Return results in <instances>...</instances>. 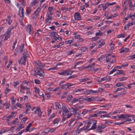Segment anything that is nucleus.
Masks as SVG:
<instances>
[{
  "mask_svg": "<svg viewBox=\"0 0 135 135\" xmlns=\"http://www.w3.org/2000/svg\"><path fill=\"white\" fill-rule=\"evenodd\" d=\"M128 3L129 5V10L132 11L135 9V2L132 0H129Z\"/></svg>",
  "mask_w": 135,
  "mask_h": 135,
  "instance_id": "nucleus-4",
  "label": "nucleus"
},
{
  "mask_svg": "<svg viewBox=\"0 0 135 135\" xmlns=\"http://www.w3.org/2000/svg\"><path fill=\"white\" fill-rule=\"evenodd\" d=\"M88 112V110L84 109L82 112L81 114H82L84 116L85 114Z\"/></svg>",
  "mask_w": 135,
  "mask_h": 135,
  "instance_id": "nucleus-54",
  "label": "nucleus"
},
{
  "mask_svg": "<svg viewBox=\"0 0 135 135\" xmlns=\"http://www.w3.org/2000/svg\"><path fill=\"white\" fill-rule=\"evenodd\" d=\"M28 119V117H25L22 118L21 120V122L22 124H24L25 123L26 121Z\"/></svg>",
  "mask_w": 135,
  "mask_h": 135,
  "instance_id": "nucleus-39",
  "label": "nucleus"
},
{
  "mask_svg": "<svg viewBox=\"0 0 135 135\" xmlns=\"http://www.w3.org/2000/svg\"><path fill=\"white\" fill-rule=\"evenodd\" d=\"M128 115H127V114H122L121 115H120L119 116L120 119L121 118H125L126 117H127V116H128Z\"/></svg>",
  "mask_w": 135,
  "mask_h": 135,
  "instance_id": "nucleus-55",
  "label": "nucleus"
},
{
  "mask_svg": "<svg viewBox=\"0 0 135 135\" xmlns=\"http://www.w3.org/2000/svg\"><path fill=\"white\" fill-rule=\"evenodd\" d=\"M37 76H40L43 77L45 76V73L44 71L41 70H37Z\"/></svg>",
  "mask_w": 135,
  "mask_h": 135,
  "instance_id": "nucleus-18",
  "label": "nucleus"
},
{
  "mask_svg": "<svg viewBox=\"0 0 135 135\" xmlns=\"http://www.w3.org/2000/svg\"><path fill=\"white\" fill-rule=\"evenodd\" d=\"M26 94L28 95H31V93L30 91V89L26 87Z\"/></svg>",
  "mask_w": 135,
  "mask_h": 135,
  "instance_id": "nucleus-48",
  "label": "nucleus"
},
{
  "mask_svg": "<svg viewBox=\"0 0 135 135\" xmlns=\"http://www.w3.org/2000/svg\"><path fill=\"white\" fill-rule=\"evenodd\" d=\"M96 109V108L94 107L91 108L89 109H88V111L89 113H91L93 112V111Z\"/></svg>",
  "mask_w": 135,
  "mask_h": 135,
  "instance_id": "nucleus-59",
  "label": "nucleus"
},
{
  "mask_svg": "<svg viewBox=\"0 0 135 135\" xmlns=\"http://www.w3.org/2000/svg\"><path fill=\"white\" fill-rule=\"evenodd\" d=\"M34 89L35 92L36 94H37L38 93H39L40 90L36 86H35L34 87Z\"/></svg>",
  "mask_w": 135,
  "mask_h": 135,
  "instance_id": "nucleus-50",
  "label": "nucleus"
},
{
  "mask_svg": "<svg viewBox=\"0 0 135 135\" xmlns=\"http://www.w3.org/2000/svg\"><path fill=\"white\" fill-rule=\"evenodd\" d=\"M113 122L112 120H106L104 123V124H107L108 125H110Z\"/></svg>",
  "mask_w": 135,
  "mask_h": 135,
  "instance_id": "nucleus-52",
  "label": "nucleus"
},
{
  "mask_svg": "<svg viewBox=\"0 0 135 135\" xmlns=\"http://www.w3.org/2000/svg\"><path fill=\"white\" fill-rule=\"evenodd\" d=\"M11 90L10 89L8 88H6V89L4 90V93L6 94H7L8 93H9L11 91Z\"/></svg>",
  "mask_w": 135,
  "mask_h": 135,
  "instance_id": "nucleus-57",
  "label": "nucleus"
},
{
  "mask_svg": "<svg viewBox=\"0 0 135 135\" xmlns=\"http://www.w3.org/2000/svg\"><path fill=\"white\" fill-rule=\"evenodd\" d=\"M62 117H67V118H69L73 115V114L72 113H69V112L67 109L66 106L65 105H62Z\"/></svg>",
  "mask_w": 135,
  "mask_h": 135,
  "instance_id": "nucleus-2",
  "label": "nucleus"
},
{
  "mask_svg": "<svg viewBox=\"0 0 135 135\" xmlns=\"http://www.w3.org/2000/svg\"><path fill=\"white\" fill-rule=\"evenodd\" d=\"M97 98V97H91L90 98L87 97L85 98V100L88 102H90L95 101Z\"/></svg>",
  "mask_w": 135,
  "mask_h": 135,
  "instance_id": "nucleus-16",
  "label": "nucleus"
},
{
  "mask_svg": "<svg viewBox=\"0 0 135 135\" xmlns=\"http://www.w3.org/2000/svg\"><path fill=\"white\" fill-rule=\"evenodd\" d=\"M95 65V63H93L91 64L88 65L86 66L83 67L82 68L83 69H86L88 68L87 70L88 71H89L91 70L92 67L94 66Z\"/></svg>",
  "mask_w": 135,
  "mask_h": 135,
  "instance_id": "nucleus-15",
  "label": "nucleus"
},
{
  "mask_svg": "<svg viewBox=\"0 0 135 135\" xmlns=\"http://www.w3.org/2000/svg\"><path fill=\"white\" fill-rule=\"evenodd\" d=\"M97 91H98V92H103L104 91V89L103 88H99L98 89V90Z\"/></svg>",
  "mask_w": 135,
  "mask_h": 135,
  "instance_id": "nucleus-60",
  "label": "nucleus"
},
{
  "mask_svg": "<svg viewBox=\"0 0 135 135\" xmlns=\"http://www.w3.org/2000/svg\"><path fill=\"white\" fill-rule=\"evenodd\" d=\"M35 83V84H39L41 83V82L40 80L37 79H35L34 80Z\"/></svg>",
  "mask_w": 135,
  "mask_h": 135,
  "instance_id": "nucleus-64",
  "label": "nucleus"
},
{
  "mask_svg": "<svg viewBox=\"0 0 135 135\" xmlns=\"http://www.w3.org/2000/svg\"><path fill=\"white\" fill-rule=\"evenodd\" d=\"M70 111L73 113L74 115H76L77 113L78 109L76 108H74L72 107H70L69 108Z\"/></svg>",
  "mask_w": 135,
  "mask_h": 135,
  "instance_id": "nucleus-17",
  "label": "nucleus"
},
{
  "mask_svg": "<svg viewBox=\"0 0 135 135\" xmlns=\"http://www.w3.org/2000/svg\"><path fill=\"white\" fill-rule=\"evenodd\" d=\"M11 118L9 116H4L2 118V119L3 120H6L7 121H9L10 120Z\"/></svg>",
  "mask_w": 135,
  "mask_h": 135,
  "instance_id": "nucleus-32",
  "label": "nucleus"
},
{
  "mask_svg": "<svg viewBox=\"0 0 135 135\" xmlns=\"http://www.w3.org/2000/svg\"><path fill=\"white\" fill-rule=\"evenodd\" d=\"M74 17L75 20L77 21H79L81 20V17L80 15V13L79 12H76L74 13Z\"/></svg>",
  "mask_w": 135,
  "mask_h": 135,
  "instance_id": "nucleus-9",
  "label": "nucleus"
},
{
  "mask_svg": "<svg viewBox=\"0 0 135 135\" xmlns=\"http://www.w3.org/2000/svg\"><path fill=\"white\" fill-rule=\"evenodd\" d=\"M28 81H23L20 84V86H24V85L25 84L27 85L28 84Z\"/></svg>",
  "mask_w": 135,
  "mask_h": 135,
  "instance_id": "nucleus-51",
  "label": "nucleus"
},
{
  "mask_svg": "<svg viewBox=\"0 0 135 135\" xmlns=\"http://www.w3.org/2000/svg\"><path fill=\"white\" fill-rule=\"evenodd\" d=\"M60 88L61 89H65L68 88L67 84L61 85Z\"/></svg>",
  "mask_w": 135,
  "mask_h": 135,
  "instance_id": "nucleus-40",
  "label": "nucleus"
},
{
  "mask_svg": "<svg viewBox=\"0 0 135 135\" xmlns=\"http://www.w3.org/2000/svg\"><path fill=\"white\" fill-rule=\"evenodd\" d=\"M124 85L122 84L121 83L119 82L117 83L114 86V88H116L118 87H121Z\"/></svg>",
  "mask_w": 135,
  "mask_h": 135,
  "instance_id": "nucleus-31",
  "label": "nucleus"
},
{
  "mask_svg": "<svg viewBox=\"0 0 135 135\" xmlns=\"http://www.w3.org/2000/svg\"><path fill=\"white\" fill-rule=\"evenodd\" d=\"M33 113L34 114L37 113L38 114V116L40 117L41 116L42 112L41 111L40 108L37 107L36 109L33 112Z\"/></svg>",
  "mask_w": 135,
  "mask_h": 135,
  "instance_id": "nucleus-12",
  "label": "nucleus"
},
{
  "mask_svg": "<svg viewBox=\"0 0 135 135\" xmlns=\"http://www.w3.org/2000/svg\"><path fill=\"white\" fill-rule=\"evenodd\" d=\"M98 93L97 90H93L92 89L87 90L86 91H83L81 94L89 95L90 94H94Z\"/></svg>",
  "mask_w": 135,
  "mask_h": 135,
  "instance_id": "nucleus-5",
  "label": "nucleus"
},
{
  "mask_svg": "<svg viewBox=\"0 0 135 135\" xmlns=\"http://www.w3.org/2000/svg\"><path fill=\"white\" fill-rule=\"evenodd\" d=\"M55 104L56 106V108L57 110H59L61 108V106L60 104L58 102L55 103Z\"/></svg>",
  "mask_w": 135,
  "mask_h": 135,
  "instance_id": "nucleus-30",
  "label": "nucleus"
},
{
  "mask_svg": "<svg viewBox=\"0 0 135 135\" xmlns=\"http://www.w3.org/2000/svg\"><path fill=\"white\" fill-rule=\"evenodd\" d=\"M26 87L25 86H20V93L21 94L24 93V91L26 90Z\"/></svg>",
  "mask_w": 135,
  "mask_h": 135,
  "instance_id": "nucleus-25",
  "label": "nucleus"
},
{
  "mask_svg": "<svg viewBox=\"0 0 135 135\" xmlns=\"http://www.w3.org/2000/svg\"><path fill=\"white\" fill-rule=\"evenodd\" d=\"M47 18L45 20V21L46 22H47L49 20L51 21L52 20V17L50 16H47Z\"/></svg>",
  "mask_w": 135,
  "mask_h": 135,
  "instance_id": "nucleus-56",
  "label": "nucleus"
},
{
  "mask_svg": "<svg viewBox=\"0 0 135 135\" xmlns=\"http://www.w3.org/2000/svg\"><path fill=\"white\" fill-rule=\"evenodd\" d=\"M26 107L27 108V110L25 112L26 114H27L28 112L30 110L31 108V107L30 105L28 104H26Z\"/></svg>",
  "mask_w": 135,
  "mask_h": 135,
  "instance_id": "nucleus-24",
  "label": "nucleus"
},
{
  "mask_svg": "<svg viewBox=\"0 0 135 135\" xmlns=\"http://www.w3.org/2000/svg\"><path fill=\"white\" fill-rule=\"evenodd\" d=\"M57 69V68L56 67H54L52 68H51L49 69H47V71H50L51 72H54V70H56Z\"/></svg>",
  "mask_w": 135,
  "mask_h": 135,
  "instance_id": "nucleus-36",
  "label": "nucleus"
},
{
  "mask_svg": "<svg viewBox=\"0 0 135 135\" xmlns=\"http://www.w3.org/2000/svg\"><path fill=\"white\" fill-rule=\"evenodd\" d=\"M73 41L74 39H73L71 40H69L65 41V43L66 45H68V44H70L73 42Z\"/></svg>",
  "mask_w": 135,
  "mask_h": 135,
  "instance_id": "nucleus-41",
  "label": "nucleus"
},
{
  "mask_svg": "<svg viewBox=\"0 0 135 135\" xmlns=\"http://www.w3.org/2000/svg\"><path fill=\"white\" fill-rule=\"evenodd\" d=\"M11 102L12 103V105H15L16 101V99H14V97H12L11 98Z\"/></svg>",
  "mask_w": 135,
  "mask_h": 135,
  "instance_id": "nucleus-42",
  "label": "nucleus"
},
{
  "mask_svg": "<svg viewBox=\"0 0 135 135\" xmlns=\"http://www.w3.org/2000/svg\"><path fill=\"white\" fill-rule=\"evenodd\" d=\"M109 6L108 2H107L105 3L104 6L103 7V9H106L108 8Z\"/></svg>",
  "mask_w": 135,
  "mask_h": 135,
  "instance_id": "nucleus-46",
  "label": "nucleus"
},
{
  "mask_svg": "<svg viewBox=\"0 0 135 135\" xmlns=\"http://www.w3.org/2000/svg\"><path fill=\"white\" fill-rule=\"evenodd\" d=\"M69 123L68 124V126H71L72 127H73L77 123L76 120H75V118L71 119L69 121Z\"/></svg>",
  "mask_w": 135,
  "mask_h": 135,
  "instance_id": "nucleus-11",
  "label": "nucleus"
},
{
  "mask_svg": "<svg viewBox=\"0 0 135 135\" xmlns=\"http://www.w3.org/2000/svg\"><path fill=\"white\" fill-rule=\"evenodd\" d=\"M37 72L36 70L35 69L34 70H32L31 72V74L35 76H37Z\"/></svg>",
  "mask_w": 135,
  "mask_h": 135,
  "instance_id": "nucleus-34",
  "label": "nucleus"
},
{
  "mask_svg": "<svg viewBox=\"0 0 135 135\" xmlns=\"http://www.w3.org/2000/svg\"><path fill=\"white\" fill-rule=\"evenodd\" d=\"M15 112H13L9 116L11 118L12 117H15Z\"/></svg>",
  "mask_w": 135,
  "mask_h": 135,
  "instance_id": "nucleus-61",
  "label": "nucleus"
},
{
  "mask_svg": "<svg viewBox=\"0 0 135 135\" xmlns=\"http://www.w3.org/2000/svg\"><path fill=\"white\" fill-rule=\"evenodd\" d=\"M97 121L95 120H91L89 122L87 126H84L81 129H84V130L88 129L92 125L91 127L89 129V130L94 129H95L96 127V123Z\"/></svg>",
  "mask_w": 135,
  "mask_h": 135,
  "instance_id": "nucleus-1",
  "label": "nucleus"
},
{
  "mask_svg": "<svg viewBox=\"0 0 135 135\" xmlns=\"http://www.w3.org/2000/svg\"><path fill=\"white\" fill-rule=\"evenodd\" d=\"M31 7H29L26 10V12L25 13V14L27 15L28 16L29 15L30 13L31 12Z\"/></svg>",
  "mask_w": 135,
  "mask_h": 135,
  "instance_id": "nucleus-35",
  "label": "nucleus"
},
{
  "mask_svg": "<svg viewBox=\"0 0 135 135\" xmlns=\"http://www.w3.org/2000/svg\"><path fill=\"white\" fill-rule=\"evenodd\" d=\"M127 115H128V116H127V117H126V118H125V121H124V122L126 121H131V118L132 115L128 114H127Z\"/></svg>",
  "mask_w": 135,
  "mask_h": 135,
  "instance_id": "nucleus-27",
  "label": "nucleus"
},
{
  "mask_svg": "<svg viewBox=\"0 0 135 135\" xmlns=\"http://www.w3.org/2000/svg\"><path fill=\"white\" fill-rule=\"evenodd\" d=\"M103 35V33L101 32L100 31H99L95 33V35L96 36H102Z\"/></svg>",
  "mask_w": 135,
  "mask_h": 135,
  "instance_id": "nucleus-53",
  "label": "nucleus"
},
{
  "mask_svg": "<svg viewBox=\"0 0 135 135\" xmlns=\"http://www.w3.org/2000/svg\"><path fill=\"white\" fill-rule=\"evenodd\" d=\"M110 76H106L101 79V81H104L105 82L108 81L110 80Z\"/></svg>",
  "mask_w": 135,
  "mask_h": 135,
  "instance_id": "nucleus-20",
  "label": "nucleus"
},
{
  "mask_svg": "<svg viewBox=\"0 0 135 135\" xmlns=\"http://www.w3.org/2000/svg\"><path fill=\"white\" fill-rule=\"evenodd\" d=\"M77 76V75H71L70 76H69L67 78V80H69L70 79L74 78H76Z\"/></svg>",
  "mask_w": 135,
  "mask_h": 135,
  "instance_id": "nucleus-45",
  "label": "nucleus"
},
{
  "mask_svg": "<svg viewBox=\"0 0 135 135\" xmlns=\"http://www.w3.org/2000/svg\"><path fill=\"white\" fill-rule=\"evenodd\" d=\"M60 121V120L58 118H56L54 119L53 121V124L54 126H55V124H57L59 123Z\"/></svg>",
  "mask_w": 135,
  "mask_h": 135,
  "instance_id": "nucleus-37",
  "label": "nucleus"
},
{
  "mask_svg": "<svg viewBox=\"0 0 135 135\" xmlns=\"http://www.w3.org/2000/svg\"><path fill=\"white\" fill-rule=\"evenodd\" d=\"M49 35L51 38L54 39L55 41L57 40L56 36L58 35L57 32L54 31H52L49 32Z\"/></svg>",
  "mask_w": 135,
  "mask_h": 135,
  "instance_id": "nucleus-8",
  "label": "nucleus"
},
{
  "mask_svg": "<svg viewBox=\"0 0 135 135\" xmlns=\"http://www.w3.org/2000/svg\"><path fill=\"white\" fill-rule=\"evenodd\" d=\"M84 101L83 99L82 98H74L72 101L71 103L72 104L75 103L76 102H82Z\"/></svg>",
  "mask_w": 135,
  "mask_h": 135,
  "instance_id": "nucleus-13",
  "label": "nucleus"
},
{
  "mask_svg": "<svg viewBox=\"0 0 135 135\" xmlns=\"http://www.w3.org/2000/svg\"><path fill=\"white\" fill-rule=\"evenodd\" d=\"M18 120V118H16L13 120L12 122V123L14 124H16L18 123L17 120Z\"/></svg>",
  "mask_w": 135,
  "mask_h": 135,
  "instance_id": "nucleus-58",
  "label": "nucleus"
},
{
  "mask_svg": "<svg viewBox=\"0 0 135 135\" xmlns=\"http://www.w3.org/2000/svg\"><path fill=\"white\" fill-rule=\"evenodd\" d=\"M38 0H32L30 5V7H32L35 6L38 2Z\"/></svg>",
  "mask_w": 135,
  "mask_h": 135,
  "instance_id": "nucleus-21",
  "label": "nucleus"
},
{
  "mask_svg": "<svg viewBox=\"0 0 135 135\" xmlns=\"http://www.w3.org/2000/svg\"><path fill=\"white\" fill-rule=\"evenodd\" d=\"M6 23H7L9 25H10L12 22V21L10 20V17L8 16L6 20Z\"/></svg>",
  "mask_w": 135,
  "mask_h": 135,
  "instance_id": "nucleus-33",
  "label": "nucleus"
},
{
  "mask_svg": "<svg viewBox=\"0 0 135 135\" xmlns=\"http://www.w3.org/2000/svg\"><path fill=\"white\" fill-rule=\"evenodd\" d=\"M73 98V96L71 95H70L68 97L66 101L67 102H69L70 101L71 99Z\"/></svg>",
  "mask_w": 135,
  "mask_h": 135,
  "instance_id": "nucleus-47",
  "label": "nucleus"
},
{
  "mask_svg": "<svg viewBox=\"0 0 135 135\" xmlns=\"http://www.w3.org/2000/svg\"><path fill=\"white\" fill-rule=\"evenodd\" d=\"M26 59L25 58L22 57L21 58L20 60L18 61V62L20 64L21 63L22 64L25 65V64L26 62L25 59Z\"/></svg>",
  "mask_w": 135,
  "mask_h": 135,
  "instance_id": "nucleus-28",
  "label": "nucleus"
},
{
  "mask_svg": "<svg viewBox=\"0 0 135 135\" xmlns=\"http://www.w3.org/2000/svg\"><path fill=\"white\" fill-rule=\"evenodd\" d=\"M87 48L85 47H83L81 48L80 50L82 52H83L87 50Z\"/></svg>",
  "mask_w": 135,
  "mask_h": 135,
  "instance_id": "nucleus-63",
  "label": "nucleus"
},
{
  "mask_svg": "<svg viewBox=\"0 0 135 135\" xmlns=\"http://www.w3.org/2000/svg\"><path fill=\"white\" fill-rule=\"evenodd\" d=\"M23 11L24 9L22 7H21L20 8L18 11L19 14L21 18V19L22 20L23 19L24 16Z\"/></svg>",
  "mask_w": 135,
  "mask_h": 135,
  "instance_id": "nucleus-6",
  "label": "nucleus"
},
{
  "mask_svg": "<svg viewBox=\"0 0 135 135\" xmlns=\"http://www.w3.org/2000/svg\"><path fill=\"white\" fill-rule=\"evenodd\" d=\"M73 72L74 71L71 70L70 69H68L67 70L59 73L58 74L60 75L64 76L69 75H71L73 73Z\"/></svg>",
  "mask_w": 135,
  "mask_h": 135,
  "instance_id": "nucleus-3",
  "label": "nucleus"
},
{
  "mask_svg": "<svg viewBox=\"0 0 135 135\" xmlns=\"http://www.w3.org/2000/svg\"><path fill=\"white\" fill-rule=\"evenodd\" d=\"M127 79V78L125 77H123L119 78L118 79L120 81H122L126 80Z\"/></svg>",
  "mask_w": 135,
  "mask_h": 135,
  "instance_id": "nucleus-44",
  "label": "nucleus"
},
{
  "mask_svg": "<svg viewBox=\"0 0 135 135\" xmlns=\"http://www.w3.org/2000/svg\"><path fill=\"white\" fill-rule=\"evenodd\" d=\"M84 90V89H82L80 88H77L75 89L73 91V93H78V92H81V93H80V95H81L82 94H82V93L83 90Z\"/></svg>",
  "mask_w": 135,
  "mask_h": 135,
  "instance_id": "nucleus-22",
  "label": "nucleus"
},
{
  "mask_svg": "<svg viewBox=\"0 0 135 135\" xmlns=\"http://www.w3.org/2000/svg\"><path fill=\"white\" fill-rule=\"evenodd\" d=\"M89 80V79L88 78H85L80 79L79 81L80 82H85Z\"/></svg>",
  "mask_w": 135,
  "mask_h": 135,
  "instance_id": "nucleus-49",
  "label": "nucleus"
},
{
  "mask_svg": "<svg viewBox=\"0 0 135 135\" xmlns=\"http://www.w3.org/2000/svg\"><path fill=\"white\" fill-rule=\"evenodd\" d=\"M50 94L48 93H47L45 95V98L46 99H49L50 97Z\"/></svg>",
  "mask_w": 135,
  "mask_h": 135,
  "instance_id": "nucleus-62",
  "label": "nucleus"
},
{
  "mask_svg": "<svg viewBox=\"0 0 135 135\" xmlns=\"http://www.w3.org/2000/svg\"><path fill=\"white\" fill-rule=\"evenodd\" d=\"M83 61H79L77 62H76L75 64H74V66H73L72 68L76 69V68H78V69L80 70H81L83 69H82V68H78L76 67L77 66L79 65H80L83 64Z\"/></svg>",
  "mask_w": 135,
  "mask_h": 135,
  "instance_id": "nucleus-14",
  "label": "nucleus"
},
{
  "mask_svg": "<svg viewBox=\"0 0 135 135\" xmlns=\"http://www.w3.org/2000/svg\"><path fill=\"white\" fill-rule=\"evenodd\" d=\"M41 9L40 8H38L35 11V12L33 15L35 16V18L36 17L37 15L40 12Z\"/></svg>",
  "mask_w": 135,
  "mask_h": 135,
  "instance_id": "nucleus-26",
  "label": "nucleus"
},
{
  "mask_svg": "<svg viewBox=\"0 0 135 135\" xmlns=\"http://www.w3.org/2000/svg\"><path fill=\"white\" fill-rule=\"evenodd\" d=\"M26 31L29 33L30 34L32 35L33 33V30L32 28V26L31 25H29L26 26Z\"/></svg>",
  "mask_w": 135,
  "mask_h": 135,
  "instance_id": "nucleus-7",
  "label": "nucleus"
},
{
  "mask_svg": "<svg viewBox=\"0 0 135 135\" xmlns=\"http://www.w3.org/2000/svg\"><path fill=\"white\" fill-rule=\"evenodd\" d=\"M15 27V26H12L9 27L7 31L6 32V34L10 35V33L11 32V30H12Z\"/></svg>",
  "mask_w": 135,
  "mask_h": 135,
  "instance_id": "nucleus-23",
  "label": "nucleus"
},
{
  "mask_svg": "<svg viewBox=\"0 0 135 135\" xmlns=\"http://www.w3.org/2000/svg\"><path fill=\"white\" fill-rule=\"evenodd\" d=\"M118 67H114L113 68L112 70L110 71L109 73V74L110 75L111 74H112L114 72L116 71L117 70V68Z\"/></svg>",
  "mask_w": 135,
  "mask_h": 135,
  "instance_id": "nucleus-43",
  "label": "nucleus"
},
{
  "mask_svg": "<svg viewBox=\"0 0 135 135\" xmlns=\"http://www.w3.org/2000/svg\"><path fill=\"white\" fill-rule=\"evenodd\" d=\"M120 50V53H126L129 51V49L128 48L124 47L122 48Z\"/></svg>",
  "mask_w": 135,
  "mask_h": 135,
  "instance_id": "nucleus-19",
  "label": "nucleus"
},
{
  "mask_svg": "<svg viewBox=\"0 0 135 135\" xmlns=\"http://www.w3.org/2000/svg\"><path fill=\"white\" fill-rule=\"evenodd\" d=\"M71 132V129L70 128L68 129L66 132L63 134V135H67L70 134Z\"/></svg>",
  "mask_w": 135,
  "mask_h": 135,
  "instance_id": "nucleus-38",
  "label": "nucleus"
},
{
  "mask_svg": "<svg viewBox=\"0 0 135 135\" xmlns=\"http://www.w3.org/2000/svg\"><path fill=\"white\" fill-rule=\"evenodd\" d=\"M34 64L37 66V68L41 69L43 67L45 66V64H42V63L39 61H35L34 62Z\"/></svg>",
  "mask_w": 135,
  "mask_h": 135,
  "instance_id": "nucleus-10",
  "label": "nucleus"
},
{
  "mask_svg": "<svg viewBox=\"0 0 135 135\" xmlns=\"http://www.w3.org/2000/svg\"><path fill=\"white\" fill-rule=\"evenodd\" d=\"M33 122V121H32V123H30L26 127L25 130L26 132H27L29 131V129L31 126Z\"/></svg>",
  "mask_w": 135,
  "mask_h": 135,
  "instance_id": "nucleus-29",
  "label": "nucleus"
}]
</instances>
